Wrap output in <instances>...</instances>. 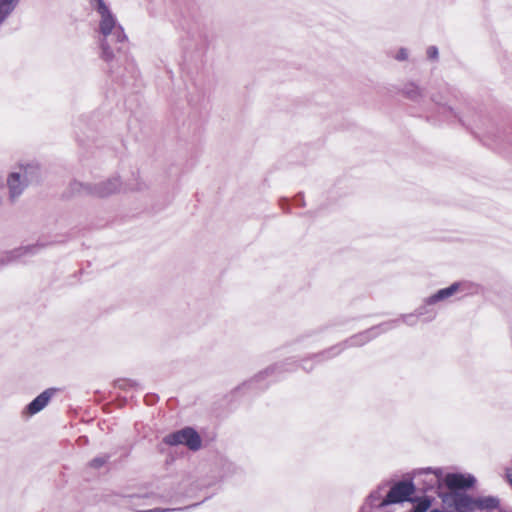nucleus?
<instances>
[{"instance_id":"obj_12","label":"nucleus","mask_w":512,"mask_h":512,"mask_svg":"<svg viewBox=\"0 0 512 512\" xmlns=\"http://www.w3.org/2000/svg\"><path fill=\"white\" fill-rule=\"evenodd\" d=\"M146 498L141 496H133L130 500V505L132 509L136 512H167L170 509H149L146 507V504L142 503Z\"/></svg>"},{"instance_id":"obj_13","label":"nucleus","mask_w":512,"mask_h":512,"mask_svg":"<svg viewBox=\"0 0 512 512\" xmlns=\"http://www.w3.org/2000/svg\"><path fill=\"white\" fill-rule=\"evenodd\" d=\"M27 250L28 249H26V248L25 249L20 248V249L14 250V251L5 252V253L1 254L0 255V266L10 263V262L20 258Z\"/></svg>"},{"instance_id":"obj_15","label":"nucleus","mask_w":512,"mask_h":512,"mask_svg":"<svg viewBox=\"0 0 512 512\" xmlns=\"http://www.w3.org/2000/svg\"><path fill=\"white\" fill-rule=\"evenodd\" d=\"M424 308H419L416 313L405 314L402 316V321L410 326H414L418 322L419 316L424 314Z\"/></svg>"},{"instance_id":"obj_18","label":"nucleus","mask_w":512,"mask_h":512,"mask_svg":"<svg viewBox=\"0 0 512 512\" xmlns=\"http://www.w3.org/2000/svg\"><path fill=\"white\" fill-rule=\"evenodd\" d=\"M106 460V457H96L90 462V465L93 468H100L106 463Z\"/></svg>"},{"instance_id":"obj_5","label":"nucleus","mask_w":512,"mask_h":512,"mask_svg":"<svg viewBox=\"0 0 512 512\" xmlns=\"http://www.w3.org/2000/svg\"><path fill=\"white\" fill-rule=\"evenodd\" d=\"M164 442L171 446L186 445L191 450H198L201 446L200 436L192 428H185L171 433L164 438Z\"/></svg>"},{"instance_id":"obj_3","label":"nucleus","mask_w":512,"mask_h":512,"mask_svg":"<svg viewBox=\"0 0 512 512\" xmlns=\"http://www.w3.org/2000/svg\"><path fill=\"white\" fill-rule=\"evenodd\" d=\"M475 288H476V286L473 283L468 282V281L454 282L450 286L440 289L436 293L427 297L424 300V303L426 305H434L438 302L446 301L457 294L466 296V295L472 294L474 292Z\"/></svg>"},{"instance_id":"obj_22","label":"nucleus","mask_w":512,"mask_h":512,"mask_svg":"<svg viewBox=\"0 0 512 512\" xmlns=\"http://www.w3.org/2000/svg\"><path fill=\"white\" fill-rule=\"evenodd\" d=\"M432 99H433V101H434L436 104H438V105H445V103H444V102H442L441 100H438L436 97H433Z\"/></svg>"},{"instance_id":"obj_14","label":"nucleus","mask_w":512,"mask_h":512,"mask_svg":"<svg viewBox=\"0 0 512 512\" xmlns=\"http://www.w3.org/2000/svg\"><path fill=\"white\" fill-rule=\"evenodd\" d=\"M403 93L406 97L412 100H417L422 96L420 88L414 83L406 84L403 88Z\"/></svg>"},{"instance_id":"obj_6","label":"nucleus","mask_w":512,"mask_h":512,"mask_svg":"<svg viewBox=\"0 0 512 512\" xmlns=\"http://www.w3.org/2000/svg\"><path fill=\"white\" fill-rule=\"evenodd\" d=\"M499 506V499L494 496H483L478 498L463 497L458 502L459 509L466 512L470 511H487L490 512Z\"/></svg>"},{"instance_id":"obj_10","label":"nucleus","mask_w":512,"mask_h":512,"mask_svg":"<svg viewBox=\"0 0 512 512\" xmlns=\"http://www.w3.org/2000/svg\"><path fill=\"white\" fill-rule=\"evenodd\" d=\"M55 392L56 389L53 388L46 389L45 391H43L30 404L27 405L26 413L28 415H34L43 410L47 406Z\"/></svg>"},{"instance_id":"obj_1","label":"nucleus","mask_w":512,"mask_h":512,"mask_svg":"<svg viewBox=\"0 0 512 512\" xmlns=\"http://www.w3.org/2000/svg\"><path fill=\"white\" fill-rule=\"evenodd\" d=\"M89 4L99 18L100 58L106 63H111L115 58V51L111 45L124 43L127 36L116 15L104 0H89Z\"/></svg>"},{"instance_id":"obj_17","label":"nucleus","mask_w":512,"mask_h":512,"mask_svg":"<svg viewBox=\"0 0 512 512\" xmlns=\"http://www.w3.org/2000/svg\"><path fill=\"white\" fill-rule=\"evenodd\" d=\"M382 500L383 499H381V494L379 491H376L369 496V502L372 506L382 507L383 505H380Z\"/></svg>"},{"instance_id":"obj_7","label":"nucleus","mask_w":512,"mask_h":512,"mask_svg":"<svg viewBox=\"0 0 512 512\" xmlns=\"http://www.w3.org/2000/svg\"><path fill=\"white\" fill-rule=\"evenodd\" d=\"M413 491L414 487L412 483L404 481L398 482L390 488L389 492L387 493L386 497L383 498L380 505H388L408 500Z\"/></svg>"},{"instance_id":"obj_19","label":"nucleus","mask_w":512,"mask_h":512,"mask_svg":"<svg viewBox=\"0 0 512 512\" xmlns=\"http://www.w3.org/2000/svg\"><path fill=\"white\" fill-rule=\"evenodd\" d=\"M408 50L405 49V48H401L399 49V51L397 52L395 58L398 60V61H405L408 59Z\"/></svg>"},{"instance_id":"obj_11","label":"nucleus","mask_w":512,"mask_h":512,"mask_svg":"<svg viewBox=\"0 0 512 512\" xmlns=\"http://www.w3.org/2000/svg\"><path fill=\"white\" fill-rule=\"evenodd\" d=\"M21 0H0V25L14 12Z\"/></svg>"},{"instance_id":"obj_21","label":"nucleus","mask_w":512,"mask_h":512,"mask_svg":"<svg viewBox=\"0 0 512 512\" xmlns=\"http://www.w3.org/2000/svg\"><path fill=\"white\" fill-rule=\"evenodd\" d=\"M505 478L509 482V484L512 486V469H506Z\"/></svg>"},{"instance_id":"obj_20","label":"nucleus","mask_w":512,"mask_h":512,"mask_svg":"<svg viewBox=\"0 0 512 512\" xmlns=\"http://www.w3.org/2000/svg\"><path fill=\"white\" fill-rule=\"evenodd\" d=\"M427 56L431 59H436L438 56V49L435 46H430L427 49Z\"/></svg>"},{"instance_id":"obj_2","label":"nucleus","mask_w":512,"mask_h":512,"mask_svg":"<svg viewBox=\"0 0 512 512\" xmlns=\"http://www.w3.org/2000/svg\"><path fill=\"white\" fill-rule=\"evenodd\" d=\"M40 177V167L37 163L27 162L15 166L7 177V186L11 199L19 197L31 184Z\"/></svg>"},{"instance_id":"obj_4","label":"nucleus","mask_w":512,"mask_h":512,"mask_svg":"<svg viewBox=\"0 0 512 512\" xmlns=\"http://www.w3.org/2000/svg\"><path fill=\"white\" fill-rule=\"evenodd\" d=\"M123 189L122 182L119 177H112L106 181H102L95 185L79 184V193H84L100 198H105L121 192Z\"/></svg>"},{"instance_id":"obj_9","label":"nucleus","mask_w":512,"mask_h":512,"mask_svg":"<svg viewBox=\"0 0 512 512\" xmlns=\"http://www.w3.org/2000/svg\"><path fill=\"white\" fill-rule=\"evenodd\" d=\"M398 320L381 324L378 327H374L368 331L353 336L349 341L350 345H363L368 342L371 338L377 336L380 332H385L395 326Z\"/></svg>"},{"instance_id":"obj_16","label":"nucleus","mask_w":512,"mask_h":512,"mask_svg":"<svg viewBox=\"0 0 512 512\" xmlns=\"http://www.w3.org/2000/svg\"><path fill=\"white\" fill-rule=\"evenodd\" d=\"M430 504V500L423 499L414 506L413 512H426L429 509Z\"/></svg>"},{"instance_id":"obj_8","label":"nucleus","mask_w":512,"mask_h":512,"mask_svg":"<svg viewBox=\"0 0 512 512\" xmlns=\"http://www.w3.org/2000/svg\"><path fill=\"white\" fill-rule=\"evenodd\" d=\"M444 482L451 490L466 489L473 486L475 478L470 474L448 473L444 477Z\"/></svg>"}]
</instances>
